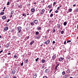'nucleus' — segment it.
<instances>
[{
    "instance_id": "34",
    "label": "nucleus",
    "mask_w": 78,
    "mask_h": 78,
    "mask_svg": "<svg viewBox=\"0 0 78 78\" xmlns=\"http://www.w3.org/2000/svg\"><path fill=\"white\" fill-rule=\"evenodd\" d=\"M39 58H37V59H35V61L36 62H37V60H38V59H39Z\"/></svg>"
},
{
    "instance_id": "44",
    "label": "nucleus",
    "mask_w": 78,
    "mask_h": 78,
    "mask_svg": "<svg viewBox=\"0 0 78 78\" xmlns=\"http://www.w3.org/2000/svg\"><path fill=\"white\" fill-rule=\"evenodd\" d=\"M5 78H9V76H6L5 77Z\"/></svg>"
},
{
    "instance_id": "1",
    "label": "nucleus",
    "mask_w": 78,
    "mask_h": 78,
    "mask_svg": "<svg viewBox=\"0 0 78 78\" xmlns=\"http://www.w3.org/2000/svg\"><path fill=\"white\" fill-rule=\"evenodd\" d=\"M50 42V40H48L44 42V44H47V45H48V44Z\"/></svg>"
},
{
    "instance_id": "38",
    "label": "nucleus",
    "mask_w": 78,
    "mask_h": 78,
    "mask_svg": "<svg viewBox=\"0 0 78 78\" xmlns=\"http://www.w3.org/2000/svg\"><path fill=\"white\" fill-rule=\"evenodd\" d=\"M71 42L70 40H69L67 41V43H69V42Z\"/></svg>"
},
{
    "instance_id": "58",
    "label": "nucleus",
    "mask_w": 78,
    "mask_h": 78,
    "mask_svg": "<svg viewBox=\"0 0 78 78\" xmlns=\"http://www.w3.org/2000/svg\"><path fill=\"white\" fill-rule=\"evenodd\" d=\"M10 54H11V53L9 52L8 53V55H9Z\"/></svg>"
},
{
    "instance_id": "30",
    "label": "nucleus",
    "mask_w": 78,
    "mask_h": 78,
    "mask_svg": "<svg viewBox=\"0 0 78 78\" xmlns=\"http://www.w3.org/2000/svg\"><path fill=\"white\" fill-rule=\"evenodd\" d=\"M28 59H27L25 61V63H27V62H28Z\"/></svg>"
},
{
    "instance_id": "7",
    "label": "nucleus",
    "mask_w": 78,
    "mask_h": 78,
    "mask_svg": "<svg viewBox=\"0 0 78 78\" xmlns=\"http://www.w3.org/2000/svg\"><path fill=\"white\" fill-rule=\"evenodd\" d=\"M34 23H35V24H37L38 23V20H35L34 21Z\"/></svg>"
},
{
    "instance_id": "55",
    "label": "nucleus",
    "mask_w": 78,
    "mask_h": 78,
    "mask_svg": "<svg viewBox=\"0 0 78 78\" xmlns=\"http://www.w3.org/2000/svg\"><path fill=\"white\" fill-rule=\"evenodd\" d=\"M76 6V5H75V4H74L73 5V6L74 7H75V6Z\"/></svg>"
},
{
    "instance_id": "32",
    "label": "nucleus",
    "mask_w": 78,
    "mask_h": 78,
    "mask_svg": "<svg viewBox=\"0 0 78 78\" xmlns=\"http://www.w3.org/2000/svg\"><path fill=\"white\" fill-rule=\"evenodd\" d=\"M38 30H41V27H38Z\"/></svg>"
},
{
    "instance_id": "35",
    "label": "nucleus",
    "mask_w": 78,
    "mask_h": 78,
    "mask_svg": "<svg viewBox=\"0 0 78 78\" xmlns=\"http://www.w3.org/2000/svg\"><path fill=\"white\" fill-rule=\"evenodd\" d=\"M9 44H8V45H6L5 46V47L7 48H8V47H9Z\"/></svg>"
},
{
    "instance_id": "49",
    "label": "nucleus",
    "mask_w": 78,
    "mask_h": 78,
    "mask_svg": "<svg viewBox=\"0 0 78 78\" xmlns=\"http://www.w3.org/2000/svg\"><path fill=\"white\" fill-rule=\"evenodd\" d=\"M11 17H12V15H10V18H11Z\"/></svg>"
},
{
    "instance_id": "26",
    "label": "nucleus",
    "mask_w": 78,
    "mask_h": 78,
    "mask_svg": "<svg viewBox=\"0 0 78 78\" xmlns=\"http://www.w3.org/2000/svg\"><path fill=\"white\" fill-rule=\"evenodd\" d=\"M18 8H22V5H19L18 6Z\"/></svg>"
},
{
    "instance_id": "33",
    "label": "nucleus",
    "mask_w": 78,
    "mask_h": 78,
    "mask_svg": "<svg viewBox=\"0 0 78 78\" xmlns=\"http://www.w3.org/2000/svg\"><path fill=\"white\" fill-rule=\"evenodd\" d=\"M64 78H67V75H65L64 76Z\"/></svg>"
},
{
    "instance_id": "48",
    "label": "nucleus",
    "mask_w": 78,
    "mask_h": 78,
    "mask_svg": "<svg viewBox=\"0 0 78 78\" xmlns=\"http://www.w3.org/2000/svg\"><path fill=\"white\" fill-rule=\"evenodd\" d=\"M2 52H3V50H2L1 51H0V53H2Z\"/></svg>"
},
{
    "instance_id": "19",
    "label": "nucleus",
    "mask_w": 78,
    "mask_h": 78,
    "mask_svg": "<svg viewBox=\"0 0 78 78\" xmlns=\"http://www.w3.org/2000/svg\"><path fill=\"white\" fill-rule=\"evenodd\" d=\"M0 15H3L4 14H5V12H1L0 13Z\"/></svg>"
},
{
    "instance_id": "29",
    "label": "nucleus",
    "mask_w": 78,
    "mask_h": 78,
    "mask_svg": "<svg viewBox=\"0 0 78 78\" xmlns=\"http://www.w3.org/2000/svg\"><path fill=\"white\" fill-rule=\"evenodd\" d=\"M53 14L51 13L50 15V17H53Z\"/></svg>"
},
{
    "instance_id": "59",
    "label": "nucleus",
    "mask_w": 78,
    "mask_h": 78,
    "mask_svg": "<svg viewBox=\"0 0 78 78\" xmlns=\"http://www.w3.org/2000/svg\"><path fill=\"white\" fill-rule=\"evenodd\" d=\"M24 17H27V15H25Z\"/></svg>"
},
{
    "instance_id": "10",
    "label": "nucleus",
    "mask_w": 78,
    "mask_h": 78,
    "mask_svg": "<svg viewBox=\"0 0 78 78\" xmlns=\"http://www.w3.org/2000/svg\"><path fill=\"white\" fill-rule=\"evenodd\" d=\"M16 70H13L12 71V73L13 75H14V74H15V73H16Z\"/></svg>"
},
{
    "instance_id": "56",
    "label": "nucleus",
    "mask_w": 78,
    "mask_h": 78,
    "mask_svg": "<svg viewBox=\"0 0 78 78\" xmlns=\"http://www.w3.org/2000/svg\"><path fill=\"white\" fill-rule=\"evenodd\" d=\"M9 20H8L7 21V23H8V22H9Z\"/></svg>"
},
{
    "instance_id": "14",
    "label": "nucleus",
    "mask_w": 78,
    "mask_h": 78,
    "mask_svg": "<svg viewBox=\"0 0 78 78\" xmlns=\"http://www.w3.org/2000/svg\"><path fill=\"white\" fill-rule=\"evenodd\" d=\"M58 26V29H59L60 28V27H61V25H60V24H57Z\"/></svg>"
},
{
    "instance_id": "54",
    "label": "nucleus",
    "mask_w": 78,
    "mask_h": 78,
    "mask_svg": "<svg viewBox=\"0 0 78 78\" xmlns=\"http://www.w3.org/2000/svg\"><path fill=\"white\" fill-rule=\"evenodd\" d=\"M76 11L77 12H78V8H77V9H76Z\"/></svg>"
},
{
    "instance_id": "21",
    "label": "nucleus",
    "mask_w": 78,
    "mask_h": 78,
    "mask_svg": "<svg viewBox=\"0 0 78 78\" xmlns=\"http://www.w3.org/2000/svg\"><path fill=\"white\" fill-rule=\"evenodd\" d=\"M52 31L53 32V33H55V31H56V30L55 29H53Z\"/></svg>"
},
{
    "instance_id": "12",
    "label": "nucleus",
    "mask_w": 78,
    "mask_h": 78,
    "mask_svg": "<svg viewBox=\"0 0 78 78\" xmlns=\"http://www.w3.org/2000/svg\"><path fill=\"white\" fill-rule=\"evenodd\" d=\"M31 11L32 12H34L35 11V9L34 8H32L31 9Z\"/></svg>"
},
{
    "instance_id": "42",
    "label": "nucleus",
    "mask_w": 78,
    "mask_h": 78,
    "mask_svg": "<svg viewBox=\"0 0 78 78\" xmlns=\"http://www.w3.org/2000/svg\"><path fill=\"white\" fill-rule=\"evenodd\" d=\"M43 78H47V77L46 76H44Z\"/></svg>"
},
{
    "instance_id": "15",
    "label": "nucleus",
    "mask_w": 78,
    "mask_h": 78,
    "mask_svg": "<svg viewBox=\"0 0 78 78\" xmlns=\"http://www.w3.org/2000/svg\"><path fill=\"white\" fill-rule=\"evenodd\" d=\"M34 22H32L30 23V25L31 26H33L34 25Z\"/></svg>"
},
{
    "instance_id": "50",
    "label": "nucleus",
    "mask_w": 78,
    "mask_h": 78,
    "mask_svg": "<svg viewBox=\"0 0 78 78\" xmlns=\"http://www.w3.org/2000/svg\"><path fill=\"white\" fill-rule=\"evenodd\" d=\"M14 31V30H12L11 31H10V32H13Z\"/></svg>"
},
{
    "instance_id": "2",
    "label": "nucleus",
    "mask_w": 78,
    "mask_h": 78,
    "mask_svg": "<svg viewBox=\"0 0 78 78\" xmlns=\"http://www.w3.org/2000/svg\"><path fill=\"white\" fill-rule=\"evenodd\" d=\"M59 66V63H58L57 65H56L55 68V72L56 71L58 67Z\"/></svg>"
},
{
    "instance_id": "45",
    "label": "nucleus",
    "mask_w": 78,
    "mask_h": 78,
    "mask_svg": "<svg viewBox=\"0 0 78 78\" xmlns=\"http://www.w3.org/2000/svg\"><path fill=\"white\" fill-rule=\"evenodd\" d=\"M52 43L53 44H55V41H53L52 42Z\"/></svg>"
},
{
    "instance_id": "51",
    "label": "nucleus",
    "mask_w": 78,
    "mask_h": 78,
    "mask_svg": "<svg viewBox=\"0 0 78 78\" xmlns=\"http://www.w3.org/2000/svg\"><path fill=\"white\" fill-rule=\"evenodd\" d=\"M66 44V41H65L64 42V44Z\"/></svg>"
},
{
    "instance_id": "43",
    "label": "nucleus",
    "mask_w": 78,
    "mask_h": 78,
    "mask_svg": "<svg viewBox=\"0 0 78 78\" xmlns=\"http://www.w3.org/2000/svg\"><path fill=\"white\" fill-rule=\"evenodd\" d=\"M64 74H65V72H62V75H64Z\"/></svg>"
},
{
    "instance_id": "41",
    "label": "nucleus",
    "mask_w": 78,
    "mask_h": 78,
    "mask_svg": "<svg viewBox=\"0 0 78 78\" xmlns=\"http://www.w3.org/2000/svg\"><path fill=\"white\" fill-rule=\"evenodd\" d=\"M14 58H17V55H14Z\"/></svg>"
},
{
    "instance_id": "13",
    "label": "nucleus",
    "mask_w": 78,
    "mask_h": 78,
    "mask_svg": "<svg viewBox=\"0 0 78 78\" xmlns=\"http://www.w3.org/2000/svg\"><path fill=\"white\" fill-rule=\"evenodd\" d=\"M34 41H31V42L30 43V45H31L32 44H34Z\"/></svg>"
},
{
    "instance_id": "31",
    "label": "nucleus",
    "mask_w": 78,
    "mask_h": 78,
    "mask_svg": "<svg viewBox=\"0 0 78 78\" xmlns=\"http://www.w3.org/2000/svg\"><path fill=\"white\" fill-rule=\"evenodd\" d=\"M61 34H64V31L63 30H62L61 31Z\"/></svg>"
},
{
    "instance_id": "62",
    "label": "nucleus",
    "mask_w": 78,
    "mask_h": 78,
    "mask_svg": "<svg viewBox=\"0 0 78 78\" xmlns=\"http://www.w3.org/2000/svg\"><path fill=\"white\" fill-rule=\"evenodd\" d=\"M3 12H4L5 11V10L3 9V10H2Z\"/></svg>"
},
{
    "instance_id": "60",
    "label": "nucleus",
    "mask_w": 78,
    "mask_h": 78,
    "mask_svg": "<svg viewBox=\"0 0 78 78\" xmlns=\"http://www.w3.org/2000/svg\"><path fill=\"white\" fill-rule=\"evenodd\" d=\"M6 9V7H4L3 8V9Z\"/></svg>"
},
{
    "instance_id": "52",
    "label": "nucleus",
    "mask_w": 78,
    "mask_h": 78,
    "mask_svg": "<svg viewBox=\"0 0 78 78\" xmlns=\"http://www.w3.org/2000/svg\"><path fill=\"white\" fill-rule=\"evenodd\" d=\"M25 13H23V16H25Z\"/></svg>"
},
{
    "instance_id": "39",
    "label": "nucleus",
    "mask_w": 78,
    "mask_h": 78,
    "mask_svg": "<svg viewBox=\"0 0 78 78\" xmlns=\"http://www.w3.org/2000/svg\"><path fill=\"white\" fill-rule=\"evenodd\" d=\"M23 62L21 64V66H23Z\"/></svg>"
},
{
    "instance_id": "36",
    "label": "nucleus",
    "mask_w": 78,
    "mask_h": 78,
    "mask_svg": "<svg viewBox=\"0 0 78 78\" xmlns=\"http://www.w3.org/2000/svg\"><path fill=\"white\" fill-rule=\"evenodd\" d=\"M7 5H9V2H8L7 4Z\"/></svg>"
},
{
    "instance_id": "11",
    "label": "nucleus",
    "mask_w": 78,
    "mask_h": 78,
    "mask_svg": "<svg viewBox=\"0 0 78 78\" xmlns=\"http://www.w3.org/2000/svg\"><path fill=\"white\" fill-rule=\"evenodd\" d=\"M6 18V17L5 16H3L2 17V19L3 20H5Z\"/></svg>"
},
{
    "instance_id": "64",
    "label": "nucleus",
    "mask_w": 78,
    "mask_h": 78,
    "mask_svg": "<svg viewBox=\"0 0 78 78\" xmlns=\"http://www.w3.org/2000/svg\"><path fill=\"white\" fill-rule=\"evenodd\" d=\"M0 38H2V36L0 35Z\"/></svg>"
},
{
    "instance_id": "57",
    "label": "nucleus",
    "mask_w": 78,
    "mask_h": 78,
    "mask_svg": "<svg viewBox=\"0 0 78 78\" xmlns=\"http://www.w3.org/2000/svg\"><path fill=\"white\" fill-rule=\"evenodd\" d=\"M49 31H50V29H49V30H48V33H49Z\"/></svg>"
},
{
    "instance_id": "46",
    "label": "nucleus",
    "mask_w": 78,
    "mask_h": 78,
    "mask_svg": "<svg viewBox=\"0 0 78 78\" xmlns=\"http://www.w3.org/2000/svg\"><path fill=\"white\" fill-rule=\"evenodd\" d=\"M60 7H58V8H57V10H59V9Z\"/></svg>"
},
{
    "instance_id": "20",
    "label": "nucleus",
    "mask_w": 78,
    "mask_h": 78,
    "mask_svg": "<svg viewBox=\"0 0 78 78\" xmlns=\"http://www.w3.org/2000/svg\"><path fill=\"white\" fill-rule=\"evenodd\" d=\"M14 12V10L12 11L10 13L11 14H13V13Z\"/></svg>"
},
{
    "instance_id": "5",
    "label": "nucleus",
    "mask_w": 78,
    "mask_h": 78,
    "mask_svg": "<svg viewBox=\"0 0 78 78\" xmlns=\"http://www.w3.org/2000/svg\"><path fill=\"white\" fill-rule=\"evenodd\" d=\"M45 12V9H43L41 10V14L42 15V14H44V13Z\"/></svg>"
},
{
    "instance_id": "17",
    "label": "nucleus",
    "mask_w": 78,
    "mask_h": 78,
    "mask_svg": "<svg viewBox=\"0 0 78 78\" xmlns=\"http://www.w3.org/2000/svg\"><path fill=\"white\" fill-rule=\"evenodd\" d=\"M39 34V32L38 31H37L35 33V34L36 35H37V36Z\"/></svg>"
},
{
    "instance_id": "28",
    "label": "nucleus",
    "mask_w": 78,
    "mask_h": 78,
    "mask_svg": "<svg viewBox=\"0 0 78 78\" xmlns=\"http://www.w3.org/2000/svg\"><path fill=\"white\" fill-rule=\"evenodd\" d=\"M64 25H67V22H64L63 23Z\"/></svg>"
},
{
    "instance_id": "23",
    "label": "nucleus",
    "mask_w": 78,
    "mask_h": 78,
    "mask_svg": "<svg viewBox=\"0 0 78 78\" xmlns=\"http://www.w3.org/2000/svg\"><path fill=\"white\" fill-rule=\"evenodd\" d=\"M41 62L42 63H44L45 62V60L44 59H43L41 61Z\"/></svg>"
},
{
    "instance_id": "18",
    "label": "nucleus",
    "mask_w": 78,
    "mask_h": 78,
    "mask_svg": "<svg viewBox=\"0 0 78 78\" xmlns=\"http://www.w3.org/2000/svg\"><path fill=\"white\" fill-rule=\"evenodd\" d=\"M36 39H40L41 38V36H36Z\"/></svg>"
},
{
    "instance_id": "47",
    "label": "nucleus",
    "mask_w": 78,
    "mask_h": 78,
    "mask_svg": "<svg viewBox=\"0 0 78 78\" xmlns=\"http://www.w3.org/2000/svg\"><path fill=\"white\" fill-rule=\"evenodd\" d=\"M29 38H30V37L29 36H27V39H29Z\"/></svg>"
},
{
    "instance_id": "61",
    "label": "nucleus",
    "mask_w": 78,
    "mask_h": 78,
    "mask_svg": "<svg viewBox=\"0 0 78 78\" xmlns=\"http://www.w3.org/2000/svg\"><path fill=\"white\" fill-rule=\"evenodd\" d=\"M42 45H43V44H41V45H40V46H41V47H42Z\"/></svg>"
},
{
    "instance_id": "3",
    "label": "nucleus",
    "mask_w": 78,
    "mask_h": 78,
    "mask_svg": "<svg viewBox=\"0 0 78 78\" xmlns=\"http://www.w3.org/2000/svg\"><path fill=\"white\" fill-rule=\"evenodd\" d=\"M56 55H54L52 57V59L53 61H55V59H56Z\"/></svg>"
},
{
    "instance_id": "25",
    "label": "nucleus",
    "mask_w": 78,
    "mask_h": 78,
    "mask_svg": "<svg viewBox=\"0 0 78 78\" xmlns=\"http://www.w3.org/2000/svg\"><path fill=\"white\" fill-rule=\"evenodd\" d=\"M48 8H49V9H50L51 8V6L50 5H49L48 6Z\"/></svg>"
},
{
    "instance_id": "63",
    "label": "nucleus",
    "mask_w": 78,
    "mask_h": 78,
    "mask_svg": "<svg viewBox=\"0 0 78 78\" xmlns=\"http://www.w3.org/2000/svg\"><path fill=\"white\" fill-rule=\"evenodd\" d=\"M45 38L46 39V38H47V36H45Z\"/></svg>"
},
{
    "instance_id": "22",
    "label": "nucleus",
    "mask_w": 78,
    "mask_h": 78,
    "mask_svg": "<svg viewBox=\"0 0 78 78\" xmlns=\"http://www.w3.org/2000/svg\"><path fill=\"white\" fill-rule=\"evenodd\" d=\"M56 3H57V2H54L53 4V6H55V4H56Z\"/></svg>"
},
{
    "instance_id": "16",
    "label": "nucleus",
    "mask_w": 78,
    "mask_h": 78,
    "mask_svg": "<svg viewBox=\"0 0 78 78\" xmlns=\"http://www.w3.org/2000/svg\"><path fill=\"white\" fill-rule=\"evenodd\" d=\"M8 30V27H6L4 28V30H5V31H7Z\"/></svg>"
},
{
    "instance_id": "27",
    "label": "nucleus",
    "mask_w": 78,
    "mask_h": 78,
    "mask_svg": "<svg viewBox=\"0 0 78 78\" xmlns=\"http://www.w3.org/2000/svg\"><path fill=\"white\" fill-rule=\"evenodd\" d=\"M66 72L67 73H70V70H67L66 71Z\"/></svg>"
},
{
    "instance_id": "8",
    "label": "nucleus",
    "mask_w": 78,
    "mask_h": 78,
    "mask_svg": "<svg viewBox=\"0 0 78 78\" xmlns=\"http://www.w3.org/2000/svg\"><path fill=\"white\" fill-rule=\"evenodd\" d=\"M18 31H20L22 29V27H19L17 28Z\"/></svg>"
},
{
    "instance_id": "6",
    "label": "nucleus",
    "mask_w": 78,
    "mask_h": 78,
    "mask_svg": "<svg viewBox=\"0 0 78 78\" xmlns=\"http://www.w3.org/2000/svg\"><path fill=\"white\" fill-rule=\"evenodd\" d=\"M64 58L60 57L59 58V61H62V60H64Z\"/></svg>"
},
{
    "instance_id": "4",
    "label": "nucleus",
    "mask_w": 78,
    "mask_h": 78,
    "mask_svg": "<svg viewBox=\"0 0 78 78\" xmlns=\"http://www.w3.org/2000/svg\"><path fill=\"white\" fill-rule=\"evenodd\" d=\"M45 72L46 73H48V72H50V69H46L45 71Z\"/></svg>"
},
{
    "instance_id": "37",
    "label": "nucleus",
    "mask_w": 78,
    "mask_h": 78,
    "mask_svg": "<svg viewBox=\"0 0 78 78\" xmlns=\"http://www.w3.org/2000/svg\"><path fill=\"white\" fill-rule=\"evenodd\" d=\"M55 13H58V10H56V11H55Z\"/></svg>"
},
{
    "instance_id": "24",
    "label": "nucleus",
    "mask_w": 78,
    "mask_h": 78,
    "mask_svg": "<svg viewBox=\"0 0 78 78\" xmlns=\"http://www.w3.org/2000/svg\"><path fill=\"white\" fill-rule=\"evenodd\" d=\"M72 11V9H69V12H71Z\"/></svg>"
},
{
    "instance_id": "9",
    "label": "nucleus",
    "mask_w": 78,
    "mask_h": 78,
    "mask_svg": "<svg viewBox=\"0 0 78 78\" xmlns=\"http://www.w3.org/2000/svg\"><path fill=\"white\" fill-rule=\"evenodd\" d=\"M37 77L36 73H35L34 74V78H36Z\"/></svg>"
},
{
    "instance_id": "40",
    "label": "nucleus",
    "mask_w": 78,
    "mask_h": 78,
    "mask_svg": "<svg viewBox=\"0 0 78 78\" xmlns=\"http://www.w3.org/2000/svg\"><path fill=\"white\" fill-rule=\"evenodd\" d=\"M52 9H51L50 11H49V13H51V11H52Z\"/></svg>"
},
{
    "instance_id": "53",
    "label": "nucleus",
    "mask_w": 78,
    "mask_h": 78,
    "mask_svg": "<svg viewBox=\"0 0 78 78\" xmlns=\"http://www.w3.org/2000/svg\"><path fill=\"white\" fill-rule=\"evenodd\" d=\"M13 78H17V77H16V76H14Z\"/></svg>"
}]
</instances>
